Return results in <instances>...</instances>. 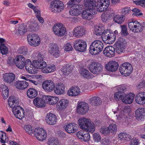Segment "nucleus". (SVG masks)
Returning <instances> with one entry per match:
<instances>
[{"mask_svg": "<svg viewBox=\"0 0 145 145\" xmlns=\"http://www.w3.org/2000/svg\"><path fill=\"white\" fill-rule=\"evenodd\" d=\"M78 125L82 130L93 133L95 131V125L91 120L88 118L82 117L78 121Z\"/></svg>", "mask_w": 145, "mask_h": 145, "instance_id": "f257e3e1", "label": "nucleus"}, {"mask_svg": "<svg viewBox=\"0 0 145 145\" xmlns=\"http://www.w3.org/2000/svg\"><path fill=\"white\" fill-rule=\"evenodd\" d=\"M81 0H69L68 3L69 6H73L70 8V14L73 16H78L81 14L83 10V6L80 4L75 5L76 3H79Z\"/></svg>", "mask_w": 145, "mask_h": 145, "instance_id": "f03ea898", "label": "nucleus"}, {"mask_svg": "<svg viewBox=\"0 0 145 145\" xmlns=\"http://www.w3.org/2000/svg\"><path fill=\"white\" fill-rule=\"evenodd\" d=\"M103 48V44L102 42L99 40H96L91 44L89 51L91 54L95 55L101 52Z\"/></svg>", "mask_w": 145, "mask_h": 145, "instance_id": "7ed1b4c3", "label": "nucleus"}, {"mask_svg": "<svg viewBox=\"0 0 145 145\" xmlns=\"http://www.w3.org/2000/svg\"><path fill=\"white\" fill-rule=\"evenodd\" d=\"M64 8L63 3L59 0H55L51 3L50 5V9L52 12L57 13L61 12Z\"/></svg>", "mask_w": 145, "mask_h": 145, "instance_id": "20e7f679", "label": "nucleus"}, {"mask_svg": "<svg viewBox=\"0 0 145 145\" xmlns=\"http://www.w3.org/2000/svg\"><path fill=\"white\" fill-rule=\"evenodd\" d=\"M74 49L80 52H84L86 50L87 43L86 41L82 39H77L74 43Z\"/></svg>", "mask_w": 145, "mask_h": 145, "instance_id": "39448f33", "label": "nucleus"}, {"mask_svg": "<svg viewBox=\"0 0 145 145\" xmlns=\"http://www.w3.org/2000/svg\"><path fill=\"white\" fill-rule=\"evenodd\" d=\"M28 42L31 46L37 47L39 45L40 41V38L37 34H30L27 36Z\"/></svg>", "mask_w": 145, "mask_h": 145, "instance_id": "423d86ee", "label": "nucleus"}, {"mask_svg": "<svg viewBox=\"0 0 145 145\" xmlns=\"http://www.w3.org/2000/svg\"><path fill=\"white\" fill-rule=\"evenodd\" d=\"M89 68L91 72L97 74L101 73L103 70V66L101 64L94 61L92 62L89 65Z\"/></svg>", "mask_w": 145, "mask_h": 145, "instance_id": "0eeeda50", "label": "nucleus"}, {"mask_svg": "<svg viewBox=\"0 0 145 145\" xmlns=\"http://www.w3.org/2000/svg\"><path fill=\"white\" fill-rule=\"evenodd\" d=\"M54 33L58 36H62L65 33L66 29L63 25L61 23L54 24L53 27Z\"/></svg>", "mask_w": 145, "mask_h": 145, "instance_id": "6e6552de", "label": "nucleus"}, {"mask_svg": "<svg viewBox=\"0 0 145 145\" xmlns=\"http://www.w3.org/2000/svg\"><path fill=\"white\" fill-rule=\"evenodd\" d=\"M35 137L39 140L42 141L46 139V132L44 129L40 128H36L34 131Z\"/></svg>", "mask_w": 145, "mask_h": 145, "instance_id": "1a4fd4ad", "label": "nucleus"}, {"mask_svg": "<svg viewBox=\"0 0 145 145\" xmlns=\"http://www.w3.org/2000/svg\"><path fill=\"white\" fill-rule=\"evenodd\" d=\"M128 26L130 29L134 32H140L143 30V27L141 23L137 21L129 22Z\"/></svg>", "mask_w": 145, "mask_h": 145, "instance_id": "9d476101", "label": "nucleus"}, {"mask_svg": "<svg viewBox=\"0 0 145 145\" xmlns=\"http://www.w3.org/2000/svg\"><path fill=\"white\" fill-rule=\"evenodd\" d=\"M110 4V0H98L96 6L98 11L102 12L109 7Z\"/></svg>", "mask_w": 145, "mask_h": 145, "instance_id": "9b49d317", "label": "nucleus"}, {"mask_svg": "<svg viewBox=\"0 0 145 145\" xmlns=\"http://www.w3.org/2000/svg\"><path fill=\"white\" fill-rule=\"evenodd\" d=\"M48 52L51 55L55 58L58 57L60 55L59 48L57 44L54 43L49 44Z\"/></svg>", "mask_w": 145, "mask_h": 145, "instance_id": "f8f14e48", "label": "nucleus"}, {"mask_svg": "<svg viewBox=\"0 0 145 145\" xmlns=\"http://www.w3.org/2000/svg\"><path fill=\"white\" fill-rule=\"evenodd\" d=\"M73 36L77 38L82 37L86 34V30L82 26H77L72 31Z\"/></svg>", "mask_w": 145, "mask_h": 145, "instance_id": "ddd939ff", "label": "nucleus"}, {"mask_svg": "<svg viewBox=\"0 0 145 145\" xmlns=\"http://www.w3.org/2000/svg\"><path fill=\"white\" fill-rule=\"evenodd\" d=\"M118 92L114 95V98L117 101H119V99L120 97L125 94V92L126 90L127 86L125 85H121L116 87Z\"/></svg>", "mask_w": 145, "mask_h": 145, "instance_id": "4468645a", "label": "nucleus"}, {"mask_svg": "<svg viewBox=\"0 0 145 145\" xmlns=\"http://www.w3.org/2000/svg\"><path fill=\"white\" fill-rule=\"evenodd\" d=\"M101 37L104 41L108 40L110 42H114L115 40L116 36L114 33H111L107 30H105L103 32Z\"/></svg>", "mask_w": 145, "mask_h": 145, "instance_id": "2eb2a0df", "label": "nucleus"}, {"mask_svg": "<svg viewBox=\"0 0 145 145\" xmlns=\"http://www.w3.org/2000/svg\"><path fill=\"white\" fill-rule=\"evenodd\" d=\"M55 84L51 80H46L44 81L42 84L43 89L47 92H51L53 91Z\"/></svg>", "mask_w": 145, "mask_h": 145, "instance_id": "dca6fc26", "label": "nucleus"}, {"mask_svg": "<svg viewBox=\"0 0 145 145\" xmlns=\"http://www.w3.org/2000/svg\"><path fill=\"white\" fill-rule=\"evenodd\" d=\"M12 112L15 117L19 119H22L25 116L24 110L19 106L14 107Z\"/></svg>", "mask_w": 145, "mask_h": 145, "instance_id": "f3484780", "label": "nucleus"}, {"mask_svg": "<svg viewBox=\"0 0 145 145\" xmlns=\"http://www.w3.org/2000/svg\"><path fill=\"white\" fill-rule=\"evenodd\" d=\"M94 13L95 9L94 8H87L82 12V16L84 19L90 20L93 18V15Z\"/></svg>", "mask_w": 145, "mask_h": 145, "instance_id": "a211bd4d", "label": "nucleus"}, {"mask_svg": "<svg viewBox=\"0 0 145 145\" xmlns=\"http://www.w3.org/2000/svg\"><path fill=\"white\" fill-rule=\"evenodd\" d=\"M89 108L88 104L85 102H81L78 103L76 111L78 113L83 115L88 112Z\"/></svg>", "mask_w": 145, "mask_h": 145, "instance_id": "6ab92c4d", "label": "nucleus"}, {"mask_svg": "<svg viewBox=\"0 0 145 145\" xmlns=\"http://www.w3.org/2000/svg\"><path fill=\"white\" fill-rule=\"evenodd\" d=\"M135 96V95L131 93L127 94H125L118 98L119 100H121L122 102L125 104H130L133 102Z\"/></svg>", "mask_w": 145, "mask_h": 145, "instance_id": "aec40b11", "label": "nucleus"}, {"mask_svg": "<svg viewBox=\"0 0 145 145\" xmlns=\"http://www.w3.org/2000/svg\"><path fill=\"white\" fill-rule=\"evenodd\" d=\"M126 45V41L123 39L120 38L118 39L117 44H116V51L118 54L122 52L125 50Z\"/></svg>", "mask_w": 145, "mask_h": 145, "instance_id": "412c9836", "label": "nucleus"}, {"mask_svg": "<svg viewBox=\"0 0 145 145\" xmlns=\"http://www.w3.org/2000/svg\"><path fill=\"white\" fill-rule=\"evenodd\" d=\"M15 65L18 68L23 69L25 65V58L22 56L18 55L15 58Z\"/></svg>", "mask_w": 145, "mask_h": 145, "instance_id": "4be33fe9", "label": "nucleus"}, {"mask_svg": "<svg viewBox=\"0 0 145 145\" xmlns=\"http://www.w3.org/2000/svg\"><path fill=\"white\" fill-rule=\"evenodd\" d=\"M119 67L118 63L114 61H111L106 64L105 66V68L108 71L114 72L116 71Z\"/></svg>", "mask_w": 145, "mask_h": 145, "instance_id": "5701e85b", "label": "nucleus"}, {"mask_svg": "<svg viewBox=\"0 0 145 145\" xmlns=\"http://www.w3.org/2000/svg\"><path fill=\"white\" fill-rule=\"evenodd\" d=\"M14 74L12 72L6 73L3 74V79L5 82L11 84L15 80Z\"/></svg>", "mask_w": 145, "mask_h": 145, "instance_id": "b1692460", "label": "nucleus"}, {"mask_svg": "<svg viewBox=\"0 0 145 145\" xmlns=\"http://www.w3.org/2000/svg\"><path fill=\"white\" fill-rule=\"evenodd\" d=\"M114 12L112 9L108 8L101 15V18L103 22H106L108 21L110 17L114 15Z\"/></svg>", "mask_w": 145, "mask_h": 145, "instance_id": "393cba45", "label": "nucleus"}, {"mask_svg": "<svg viewBox=\"0 0 145 145\" xmlns=\"http://www.w3.org/2000/svg\"><path fill=\"white\" fill-rule=\"evenodd\" d=\"M104 54L106 56L109 57H114L115 54V48L112 46L106 47L103 50Z\"/></svg>", "mask_w": 145, "mask_h": 145, "instance_id": "a878e982", "label": "nucleus"}, {"mask_svg": "<svg viewBox=\"0 0 145 145\" xmlns=\"http://www.w3.org/2000/svg\"><path fill=\"white\" fill-rule=\"evenodd\" d=\"M73 69L72 65H66L61 69L59 72L61 75H67L72 72Z\"/></svg>", "mask_w": 145, "mask_h": 145, "instance_id": "bb28decb", "label": "nucleus"}, {"mask_svg": "<svg viewBox=\"0 0 145 145\" xmlns=\"http://www.w3.org/2000/svg\"><path fill=\"white\" fill-rule=\"evenodd\" d=\"M65 129L67 133H73L77 130V125L74 123L68 124L66 125Z\"/></svg>", "mask_w": 145, "mask_h": 145, "instance_id": "cd10ccee", "label": "nucleus"}, {"mask_svg": "<svg viewBox=\"0 0 145 145\" xmlns=\"http://www.w3.org/2000/svg\"><path fill=\"white\" fill-rule=\"evenodd\" d=\"M46 120L48 124L54 125L56 122V116L52 113H48L46 117Z\"/></svg>", "mask_w": 145, "mask_h": 145, "instance_id": "c85d7f7f", "label": "nucleus"}, {"mask_svg": "<svg viewBox=\"0 0 145 145\" xmlns=\"http://www.w3.org/2000/svg\"><path fill=\"white\" fill-rule=\"evenodd\" d=\"M43 98L45 100L46 103L50 105H54L56 104L59 101V98L57 97L49 95H45L43 96Z\"/></svg>", "mask_w": 145, "mask_h": 145, "instance_id": "c756f323", "label": "nucleus"}, {"mask_svg": "<svg viewBox=\"0 0 145 145\" xmlns=\"http://www.w3.org/2000/svg\"><path fill=\"white\" fill-rule=\"evenodd\" d=\"M45 100L43 98V97L42 98H40L36 97L34 99L33 103L34 105L36 107L39 108H42L45 106L46 105Z\"/></svg>", "mask_w": 145, "mask_h": 145, "instance_id": "7c9ffc66", "label": "nucleus"}, {"mask_svg": "<svg viewBox=\"0 0 145 145\" xmlns=\"http://www.w3.org/2000/svg\"><path fill=\"white\" fill-rule=\"evenodd\" d=\"M136 116L138 120H143L145 116V109L144 108H138L136 111Z\"/></svg>", "mask_w": 145, "mask_h": 145, "instance_id": "2f4dec72", "label": "nucleus"}, {"mask_svg": "<svg viewBox=\"0 0 145 145\" xmlns=\"http://www.w3.org/2000/svg\"><path fill=\"white\" fill-rule=\"evenodd\" d=\"M69 101L65 99H63L60 100L57 103L56 107L57 109L59 110L65 108L68 105Z\"/></svg>", "mask_w": 145, "mask_h": 145, "instance_id": "473e14b6", "label": "nucleus"}, {"mask_svg": "<svg viewBox=\"0 0 145 145\" xmlns=\"http://www.w3.org/2000/svg\"><path fill=\"white\" fill-rule=\"evenodd\" d=\"M136 102L140 105L145 104V92L138 93L136 96Z\"/></svg>", "mask_w": 145, "mask_h": 145, "instance_id": "72a5a7b5", "label": "nucleus"}, {"mask_svg": "<svg viewBox=\"0 0 145 145\" xmlns=\"http://www.w3.org/2000/svg\"><path fill=\"white\" fill-rule=\"evenodd\" d=\"M65 85L63 84H58L55 86L54 89V93L57 95H61L65 92Z\"/></svg>", "mask_w": 145, "mask_h": 145, "instance_id": "f704fd0d", "label": "nucleus"}, {"mask_svg": "<svg viewBox=\"0 0 145 145\" xmlns=\"http://www.w3.org/2000/svg\"><path fill=\"white\" fill-rule=\"evenodd\" d=\"M80 93L79 88L76 86L72 87L70 88L68 91L67 94L69 96L75 97L79 95Z\"/></svg>", "mask_w": 145, "mask_h": 145, "instance_id": "c9c22d12", "label": "nucleus"}, {"mask_svg": "<svg viewBox=\"0 0 145 145\" xmlns=\"http://www.w3.org/2000/svg\"><path fill=\"white\" fill-rule=\"evenodd\" d=\"M16 87L20 89H24L26 88L28 86V83L25 81H16L14 84Z\"/></svg>", "mask_w": 145, "mask_h": 145, "instance_id": "e433bc0d", "label": "nucleus"}, {"mask_svg": "<svg viewBox=\"0 0 145 145\" xmlns=\"http://www.w3.org/2000/svg\"><path fill=\"white\" fill-rule=\"evenodd\" d=\"M33 62L34 67L37 69H42L46 67L47 66L46 63L44 61H40L34 60Z\"/></svg>", "mask_w": 145, "mask_h": 145, "instance_id": "4c0bfd02", "label": "nucleus"}, {"mask_svg": "<svg viewBox=\"0 0 145 145\" xmlns=\"http://www.w3.org/2000/svg\"><path fill=\"white\" fill-rule=\"evenodd\" d=\"M93 138L94 143L92 141H89L88 144L90 145H100L99 144H97L96 143H99L101 140V137L100 134L97 133H94L93 135Z\"/></svg>", "mask_w": 145, "mask_h": 145, "instance_id": "58836bf2", "label": "nucleus"}, {"mask_svg": "<svg viewBox=\"0 0 145 145\" xmlns=\"http://www.w3.org/2000/svg\"><path fill=\"white\" fill-rule=\"evenodd\" d=\"M0 91L2 92L3 98L5 99L7 98L8 95V89L5 84H1L0 86Z\"/></svg>", "mask_w": 145, "mask_h": 145, "instance_id": "ea45409f", "label": "nucleus"}, {"mask_svg": "<svg viewBox=\"0 0 145 145\" xmlns=\"http://www.w3.org/2000/svg\"><path fill=\"white\" fill-rule=\"evenodd\" d=\"M27 93L29 98L33 99L37 96L38 93L36 89L33 88H30L27 91Z\"/></svg>", "mask_w": 145, "mask_h": 145, "instance_id": "a19ab883", "label": "nucleus"}, {"mask_svg": "<svg viewBox=\"0 0 145 145\" xmlns=\"http://www.w3.org/2000/svg\"><path fill=\"white\" fill-rule=\"evenodd\" d=\"M102 101L98 97H94L90 99V104L92 105L98 106L101 104Z\"/></svg>", "mask_w": 145, "mask_h": 145, "instance_id": "79ce46f5", "label": "nucleus"}, {"mask_svg": "<svg viewBox=\"0 0 145 145\" xmlns=\"http://www.w3.org/2000/svg\"><path fill=\"white\" fill-rule=\"evenodd\" d=\"M80 74L87 79H91L93 77V75L88 70L84 69H82L80 72Z\"/></svg>", "mask_w": 145, "mask_h": 145, "instance_id": "37998d69", "label": "nucleus"}, {"mask_svg": "<svg viewBox=\"0 0 145 145\" xmlns=\"http://www.w3.org/2000/svg\"><path fill=\"white\" fill-rule=\"evenodd\" d=\"M18 33L20 35H23L28 31L27 25L24 24H22L19 27L18 29Z\"/></svg>", "mask_w": 145, "mask_h": 145, "instance_id": "c03bdc74", "label": "nucleus"}, {"mask_svg": "<svg viewBox=\"0 0 145 145\" xmlns=\"http://www.w3.org/2000/svg\"><path fill=\"white\" fill-rule=\"evenodd\" d=\"M125 18V16L123 15H116L114 17L113 19L115 22L121 24L124 22Z\"/></svg>", "mask_w": 145, "mask_h": 145, "instance_id": "a18cd8bd", "label": "nucleus"}, {"mask_svg": "<svg viewBox=\"0 0 145 145\" xmlns=\"http://www.w3.org/2000/svg\"><path fill=\"white\" fill-rule=\"evenodd\" d=\"M56 69L55 65H50L47 67L42 69V71L44 73H48L54 71Z\"/></svg>", "mask_w": 145, "mask_h": 145, "instance_id": "49530a36", "label": "nucleus"}, {"mask_svg": "<svg viewBox=\"0 0 145 145\" xmlns=\"http://www.w3.org/2000/svg\"><path fill=\"white\" fill-rule=\"evenodd\" d=\"M104 29V26L101 25L96 26L94 29V33L97 35H100L102 34V33Z\"/></svg>", "mask_w": 145, "mask_h": 145, "instance_id": "de8ad7c7", "label": "nucleus"}, {"mask_svg": "<svg viewBox=\"0 0 145 145\" xmlns=\"http://www.w3.org/2000/svg\"><path fill=\"white\" fill-rule=\"evenodd\" d=\"M8 104L12 108L15 106H16L18 105V101L15 100L13 97L10 96L8 100Z\"/></svg>", "mask_w": 145, "mask_h": 145, "instance_id": "09e8293b", "label": "nucleus"}, {"mask_svg": "<svg viewBox=\"0 0 145 145\" xmlns=\"http://www.w3.org/2000/svg\"><path fill=\"white\" fill-rule=\"evenodd\" d=\"M109 134L111 133L115 134L117 131V127L116 125L114 124H111L109 125L108 127Z\"/></svg>", "mask_w": 145, "mask_h": 145, "instance_id": "8fccbe9b", "label": "nucleus"}, {"mask_svg": "<svg viewBox=\"0 0 145 145\" xmlns=\"http://www.w3.org/2000/svg\"><path fill=\"white\" fill-rule=\"evenodd\" d=\"M118 137L120 140H129L131 138V136L125 133H121L118 135Z\"/></svg>", "mask_w": 145, "mask_h": 145, "instance_id": "3c124183", "label": "nucleus"}, {"mask_svg": "<svg viewBox=\"0 0 145 145\" xmlns=\"http://www.w3.org/2000/svg\"><path fill=\"white\" fill-rule=\"evenodd\" d=\"M125 67L123 63L120 65L119 68L120 72L122 75L125 76H128L130 74L126 70Z\"/></svg>", "mask_w": 145, "mask_h": 145, "instance_id": "603ef678", "label": "nucleus"}, {"mask_svg": "<svg viewBox=\"0 0 145 145\" xmlns=\"http://www.w3.org/2000/svg\"><path fill=\"white\" fill-rule=\"evenodd\" d=\"M24 129L27 134L29 135H31L34 133L33 129L31 125H25L24 127Z\"/></svg>", "mask_w": 145, "mask_h": 145, "instance_id": "864d4df0", "label": "nucleus"}, {"mask_svg": "<svg viewBox=\"0 0 145 145\" xmlns=\"http://www.w3.org/2000/svg\"><path fill=\"white\" fill-rule=\"evenodd\" d=\"M93 1L91 0H84L83 1L84 6L87 8H94V6L93 4Z\"/></svg>", "mask_w": 145, "mask_h": 145, "instance_id": "5fc2aeb1", "label": "nucleus"}, {"mask_svg": "<svg viewBox=\"0 0 145 145\" xmlns=\"http://www.w3.org/2000/svg\"><path fill=\"white\" fill-rule=\"evenodd\" d=\"M124 66H125V68L126 70L127 71V72H129V73L130 74L132 73L133 71V68L131 65L129 63H123Z\"/></svg>", "mask_w": 145, "mask_h": 145, "instance_id": "6e6d98bb", "label": "nucleus"}, {"mask_svg": "<svg viewBox=\"0 0 145 145\" xmlns=\"http://www.w3.org/2000/svg\"><path fill=\"white\" fill-rule=\"evenodd\" d=\"M38 25L37 24L32 23L28 27V31L32 32L35 31L37 29Z\"/></svg>", "mask_w": 145, "mask_h": 145, "instance_id": "4d7b16f0", "label": "nucleus"}, {"mask_svg": "<svg viewBox=\"0 0 145 145\" xmlns=\"http://www.w3.org/2000/svg\"><path fill=\"white\" fill-rule=\"evenodd\" d=\"M8 49L4 44H0V52L3 55H5L8 52Z\"/></svg>", "mask_w": 145, "mask_h": 145, "instance_id": "13d9d810", "label": "nucleus"}, {"mask_svg": "<svg viewBox=\"0 0 145 145\" xmlns=\"http://www.w3.org/2000/svg\"><path fill=\"white\" fill-rule=\"evenodd\" d=\"M100 132L104 135H107L109 134L108 127L105 126L102 127L100 129Z\"/></svg>", "mask_w": 145, "mask_h": 145, "instance_id": "bf43d9fd", "label": "nucleus"}, {"mask_svg": "<svg viewBox=\"0 0 145 145\" xmlns=\"http://www.w3.org/2000/svg\"><path fill=\"white\" fill-rule=\"evenodd\" d=\"M121 29V34L124 36H126L128 35V33L127 31V28L125 25H122L120 26Z\"/></svg>", "mask_w": 145, "mask_h": 145, "instance_id": "052dcab7", "label": "nucleus"}, {"mask_svg": "<svg viewBox=\"0 0 145 145\" xmlns=\"http://www.w3.org/2000/svg\"><path fill=\"white\" fill-rule=\"evenodd\" d=\"M35 68L33 64V65H31V66H26V67H25L26 70L29 73L31 74L34 73L35 72Z\"/></svg>", "mask_w": 145, "mask_h": 145, "instance_id": "680f3d73", "label": "nucleus"}, {"mask_svg": "<svg viewBox=\"0 0 145 145\" xmlns=\"http://www.w3.org/2000/svg\"><path fill=\"white\" fill-rule=\"evenodd\" d=\"M0 136H1V142L2 143L4 144L8 141V138H6L5 133H3L2 132L0 131Z\"/></svg>", "mask_w": 145, "mask_h": 145, "instance_id": "e2e57ef3", "label": "nucleus"}, {"mask_svg": "<svg viewBox=\"0 0 145 145\" xmlns=\"http://www.w3.org/2000/svg\"><path fill=\"white\" fill-rule=\"evenodd\" d=\"M131 9L129 7H125L121 9V13L124 15H127L131 12Z\"/></svg>", "mask_w": 145, "mask_h": 145, "instance_id": "0e129e2a", "label": "nucleus"}, {"mask_svg": "<svg viewBox=\"0 0 145 145\" xmlns=\"http://www.w3.org/2000/svg\"><path fill=\"white\" fill-rule=\"evenodd\" d=\"M27 48L24 46H23L20 47L18 49V52L20 54H26L27 52Z\"/></svg>", "mask_w": 145, "mask_h": 145, "instance_id": "69168bd1", "label": "nucleus"}, {"mask_svg": "<svg viewBox=\"0 0 145 145\" xmlns=\"http://www.w3.org/2000/svg\"><path fill=\"white\" fill-rule=\"evenodd\" d=\"M64 50L65 51H70L73 49L71 45L69 43L66 44L64 46Z\"/></svg>", "mask_w": 145, "mask_h": 145, "instance_id": "338daca9", "label": "nucleus"}, {"mask_svg": "<svg viewBox=\"0 0 145 145\" xmlns=\"http://www.w3.org/2000/svg\"><path fill=\"white\" fill-rule=\"evenodd\" d=\"M85 133L83 131H78L76 133V136L80 140H82L83 137L84 136Z\"/></svg>", "mask_w": 145, "mask_h": 145, "instance_id": "774afa93", "label": "nucleus"}]
</instances>
